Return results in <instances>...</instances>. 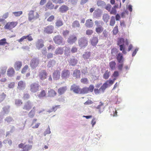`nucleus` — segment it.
<instances>
[{
	"label": "nucleus",
	"instance_id": "42",
	"mask_svg": "<svg viewBox=\"0 0 151 151\" xmlns=\"http://www.w3.org/2000/svg\"><path fill=\"white\" fill-rule=\"evenodd\" d=\"M6 44H7L8 45L9 44V43L6 42V39L3 38L0 40V46L4 45Z\"/></svg>",
	"mask_w": 151,
	"mask_h": 151
},
{
	"label": "nucleus",
	"instance_id": "12",
	"mask_svg": "<svg viewBox=\"0 0 151 151\" xmlns=\"http://www.w3.org/2000/svg\"><path fill=\"white\" fill-rule=\"evenodd\" d=\"M31 34H29L27 36H23L20 39L17 40V41L20 43L24 41V40L26 39H27L29 41H32L33 40V39L31 36Z\"/></svg>",
	"mask_w": 151,
	"mask_h": 151
},
{
	"label": "nucleus",
	"instance_id": "55",
	"mask_svg": "<svg viewBox=\"0 0 151 151\" xmlns=\"http://www.w3.org/2000/svg\"><path fill=\"white\" fill-rule=\"evenodd\" d=\"M15 103L16 105L19 106L21 105L22 104V102L21 100L18 99L16 100Z\"/></svg>",
	"mask_w": 151,
	"mask_h": 151
},
{
	"label": "nucleus",
	"instance_id": "7",
	"mask_svg": "<svg viewBox=\"0 0 151 151\" xmlns=\"http://www.w3.org/2000/svg\"><path fill=\"white\" fill-rule=\"evenodd\" d=\"M54 29V27L52 25H49L45 27L43 30L44 34H50L52 33Z\"/></svg>",
	"mask_w": 151,
	"mask_h": 151
},
{
	"label": "nucleus",
	"instance_id": "13",
	"mask_svg": "<svg viewBox=\"0 0 151 151\" xmlns=\"http://www.w3.org/2000/svg\"><path fill=\"white\" fill-rule=\"evenodd\" d=\"M39 60L37 58H33L31 60L30 63V66L32 68H36L38 65Z\"/></svg>",
	"mask_w": 151,
	"mask_h": 151
},
{
	"label": "nucleus",
	"instance_id": "41",
	"mask_svg": "<svg viewBox=\"0 0 151 151\" xmlns=\"http://www.w3.org/2000/svg\"><path fill=\"white\" fill-rule=\"evenodd\" d=\"M77 60L75 59H71L70 60L69 63L70 65L75 66L77 64Z\"/></svg>",
	"mask_w": 151,
	"mask_h": 151
},
{
	"label": "nucleus",
	"instance_id": "32",
	"mask_svg": "<svg viewBox=\"0 0 151 151\" xmlns=\"http://www.w3.org/2000/svg\"><path fill=\"white\" fill-rule=\"evenodd\" d=\"M116 64L115 62L114 61H111L109 63V67L112 70L115 69Z\"/></svg>",
	"mask_w": 151,
	"mask_h": 151
},
{
	"label": "nucleus",
	"instance_id": "58",
	"mask_svg": "<svg viewBox=\"0 0 151 151\" xmlns=\"http://www.w3.org/2000/svg\"><path fill=\"white\" fill-rule=\"evenodd\" d=\"M81 83L84 84H87L88 83V81L87 78H82L81 79Z\"/></svg>",
	"mask_w": 151,
	"mask_h": 151
},
{
	"label": "nucleus",
	"instance_id": "11",
	"mask_svg": "<svg viewBox=\"0 0 151 151\" xmlns=\"http://www.w3.org/2000/svg\"><path fill=\"white\" fill-rule=\"evenodd\" d=\"M47 74L45 70H42L39 73L38 76L41 80H44L46 78Z\"/></svg>",
	"mask_w": 151,
	"mask_h": 151
},
{
	"label": "nucleus",
	"instance_id": "24",
	"mask_svg": "<svg viewBox=\"0 0 151 151\" xmlns=\"http://www.w3.org/2000/svg\"><path fill=\"white\" fill-rule=\"evenodd\" d=\"M22 65V62L19 61H16L14 65V68L17 70H19L21 68Z\"/></svg>",
	"mask_w": 151,
	"mask_h": 151
},
{
	"label": "nucleus",
	"instance_id": "18",
	"mask_svg": "<svg viewBox=\"0 0 151 151\" xmlns=\"http://www.w3.org/2000/svg\"><path fill=\"white\" fill-rule=\"evenodd\" d=\"M68 87L67 86L60 87L58 90V92L60 95H62L64 94L67 90Z\"/></svg>",
	"mask_w": 151,
	"mask_h": 151
},
{
	"label": "nucleus",
	"instance_id": "56",
	"mask_svg": "<svg viewBox=\"0 0 151 151\" xmlns=\"http://www.w3.org/2000/svg\"><path fill=\"white\" fill-rule=\"evenodd\" d=\"M97 4L99 6H102L105 4V2L101 1H99L97 2Z\"/></svg>",
	"mask_w": 151,
	"mask_h": 151
},
{
	"label": "nucleus",
	"instance_id": "21",
	"mask_svg": "<svg viewBox=\"0 0 151 151\" xmlns=\"http://www.w3.org/2000/svg\"><path fill=\"white\" fill-rule=\"evenodd\" d=\"M46 93V91L42 89L41 90L39 94L37 95V96L40 99L46 97L47 96Z\"/></svg>",
	"mask_w": 151,
	"mask_h": 151
},
{
	"label": "nucleus",
	"instance_id": "4",
	"mask_svg": "<svg viewBox=\"0 0 151 151\" xmlns=\"http://www.w3.org/2000/svg\"><path fill=\"white\" fill-rule=\"evenodd\" d=\"M53 40L55 43L58 45L63 44V38L60 35H57L55 36L53 38Z\"/></svg>",
	"mask_w": 151,
	"mask_h": 151
},
{
	"label": "nucleus",
	"instance_id": "15",
	"mask_svg": "<svg viewBox=\"0 0 151 151\" xmlns=\"http://www.w3.org/2000/svg\"><path fill=\"white\" fill-rule=\"evenodd\" d=\"M32 105L31 101H28L25 104L23 109L27 111H29L32 108Z\"/></svg>",
	"mask_w": 151,
	"mask_h": 151
},
{
	"label": "nucleus",
	"instance_id": "29",
	"mask_svg": "<svg viewBox=\"0 0 151 151\" xmlns=\"http://www.w3.org/2000/svg\"><path fill=\"white\" fill-rule=\"evenodd\" d=\"M18 87L21 90H23L25 88V84L23 81H21L18 83Z\"/></svg>",
	"mask_w": 151,
	"mask_h": 151
},
{
	"label": "nucleus",
	"instance_id": "2",
	"mask_svg": "<svg viewBox=\"0 0 151 151\" xmlns=\"http://www.w3.org/2000/svg\"><path fill=\"white\" fill-rule=\"evenodd\" d=\"M17 21H12L6 23L4 27L5 29L11 30L15 27L18 24Z\"/></svg>",
	"mask_w": 151,
	"mask_h": 151
},
{
	"label": "nucleus",
	"instance_id": "8",
	"mask_svg": "<svg viewBox=\"0 0 151 151\" xmlns=\"http://www.w3.org/2000/svg\"><path fill=\"white\" fill-rule=\"evenodd\" d=\"M77 40V37L75 35H70L67 40L68 43L72 45L75 43Z\"/></svg>",
	"mask_w": 151,
	"mask_h": 151
},
{
	"label": "nucleus",
	"instance_id": "47",
	"mask_svg": "<svg viewBox=\"0 0 151 151\" xmlns=\"http://www.w3.org/2000/svg\"><path fill=\"white\" fill-rule=\"evenodd\" d=\"M13 14L16 17H19L22 14V12L21 11L14 12Z\"/></svg>",
	"mask_w": 151,
	"mask_h": 151
},
{
	"label": "nucleus",
	"instance_id": "17",
	"mask_svg": "<svg viewBox=\"0 0 151 151\" xmlns=\"http://www.w3.org/2000/svg\"><path fill=\"white\" fill-rule=\"evenodd\" d=\"M70 75V72L67 70H63L61 73V77L63 78H67Z\"/></svg>",
	"mask_w": 151,
	"mask_h": 151
},
{
	"label": "nucleus",
	"instance_id": "61",
	"mask_svg": "<svg viewBox=\"0 0 151 151\" xmlns=\"http://www.w3.org/2000/svg\"><path fill=\"white\" fill-rule=\"evenodd\" d=\"M30 97V96L29 94L27 93L25 94H24L23 98L24 100H27Z\"/></svg>",
	"mask_w": 151,
	"mask_h": 151
},
{
	"label": "nucleus",
	"instance_id": "23",
	"mask_svg": "<svg viewBox=\"0 0 151 151\" xmlns=\"http://www.w3.org/2000/svg\"><path fill=\"white\" fill-rule=\"evenodd\" d=\"M59 9L60 12L64 13L66 12L69 9V7L66 5H63L59 8Z\"/></svg>",
	"mask_w": 151,
	"mask_h": 151
},
{
	"label": "nucleus",
	"instance_id": "64",
	"mask_svg": "<svg viewBox=\"0 0 151 151\" xmlns=\"http://www.w3.org/2000/svg\"><path fill=\"white\" fill-rule=\"evenodd\" d=\"M12 117H6L5 119V120L7 122H9L12 121Z\"/></svg>",
	"mask_w": 151,
	"mask_h": 151
},
{
	"label": "nucleus",
	"instance_id": "19",
	"mask_svg": "<svg viewBox=\"0 0 151 151\" xmlns=\"http://www.w3.org/2000/svg\"><path fill=\"white\" fill-rule=\"evenodd\" d=\"M60 72L59 70H56L53 73L52 77L54 80H58L60 78Z\"/></svg>",
	"mask_w": 151,
	"mask_h": 151
},
{
	"label": "nucleus",
	"instance_id": "40",
	"mask_svg": "<svg viewBox=\"0 0 151 151\" xmlns=\"http://www.w3.org/2000/svg\"><path fill=\"white\" fill-rule=\"evenodd\" d=\"M109 19V15L106 14H104L103 16V19L104 21L106 23L108 22Z\"/></svg>",
	"mask_w": 151,
	"mask_h": 151
},
{
	"label": "nucleus",
	"instance_id": "33",
	"mask_svg": "<svg viewBox=\"0 0 151 151\" xmlns=\"http://www.w3.org/2000/svg\"><path fill=\"white\" fill-rule=\"evenodd\" d=\"M63 23L62 20L58 19L55 23V26L58 27H61L63 25Z\"/></svg>",
	"mask_w": 151,
	"mask_h": 151
},
{
	"label": "nucleus",
	"instance_id": "46",
	"mask_svg": "<svg viewBox=\"0 0 151 151\" xmlns=\"http://www.w3.org/2000/svg\"><path fill=\"white\" fill-rule=\"evenodd\" d=\"M55 19V17L53 15L50 16L47 19V21L48 22H53Z\"/></svg>",
	"mask_w": 151,
	"mask_h": 151
},
{
	"label": "nucleus",
	"instance_id": "43",
	"mask_svg": "<svg viewBox=\"0 0 151 151\" xmlns=\"http://www.w3.org/2000/svg\"><path fill=\"white\" fill-rule=\"evenodd\" d=\"M115 22V17L114 16H112L111 18V19L110 22V25L111 26H113Z\"/></svg>",
	"mask_w": 151,
	"mask_h": 151
},
{
	"label": "nucleus",
	"instance_id": "59",
	"mask_svg": "<svg viewBox=\"0 0 151 151\" xmlns=\"http://www.w3.org/2000/svg\"><path fill=\"white\" fill-rule=\"evenodd\" d=\"M15 86V83L14 82L10 83L8 84V87L10 88H14Z\"/></svg>",
	"mask_w": 151,
	"mask_h": 151
},
{
	"label": "nucleus",
	"instance_id": "60",
	"mask_svg": "<svg viewBox=\"0 0 151 151\" xmlns=\"http://www.w3.org/2000/svg\"><path fill=\"white\" fill-rule=\"evenodd\" d=\"M6 95L4 93H3L1 95V97L0 99V102L2 101L5 98Z\"/></svg>",
	"mask_w": 151,
	"mask_h": 151
},
{
	"label": "nucleus",
	"instance_id": "26",
	"mask_svg": "<svg viewBox=\"0 0 151 151\" xmlns=\"http://www.w3.org/2000/svg\"><path fill=\"white\" fill-rule=\"evenodd\" d=\"M37 121V119H34L33 120L31 124V126H32V128L33 129L38 128L40 124L39 123H35Z\"/></svg>",
	"mask_w": 151,
	"mask_h": 151
},
{
	"label": "nucleus",
	"instance_id": "1",
	"mask_svg": "<svg viewBox=\"0 0 151 151\" xmlns=\"http://www.w3.org/2000/svg\"><path fill=\"white\" fill-rule=\"evenodd\" d=\"M78 44L81 48L86 47L88 45V41L86 38L84 37L81 38L78 40Z\"/></svg>",
	"mask_w": 151,
	"mask_h": 151
},
{
	"label": "nucleus",
	"instance_id": "10",
	"mask_svg": "<svg viewBox=\"0 0 151 151\" xmlns=\"http://www.w3.org/2000/svg\"><path fill=\"white\" fill-rule=\"evenodd\" d=\"M70 90L73 91L75 93L80 94L81 89L79 88V86H77L75 84H73L71 86Z\"/></svg>",
	"mask_w": 151,
	"mask_h": 151
},
{
	"label": "nucleus",
	"instance_id": "30",
	"mask_svg": "<svg viewBox=\"0 0 151 151\" xmlns=\"http://www.w3.org/2000/svg\"><path fill=\"white\" fill-rule=\"evenodd\" d=\"M63 47H59L55 50V53L56 55H62L63 53Z\"/></svg>",
	"mask_w": 151,
	"mask_h": 151
},
{
	"label": "nucleus",
	"instance_id": "49",
	"mask_svg": "<svg viewBox=\"0 0 151 151\" xmlns=\"http://www.w3.org/2000/svg\"><path fill=\"white\" fill-rule=\"evenodd\" d=\"M89 91L88 88H84L81 89V93H88Z\"/></svg>",
	"mask_w": 151,
	"mask_h": 151
},
{
	"label": "nucleus",
	"instance_id": "53",
	"mask_svg": "<svg viewBox=\"0 0 151 151\" xmlns=\"http://www.w3.org/2000/svg\"><path fill=\"white\" fill-rule=\"evenodd\" d=\"M60 108L59 105L55 106H53L51 109V111H55L57 109Z\"/></svg>",
	"mask_w": 151,
	"mask_h": 151
},
{
	"label": "nucleus",
	"instance_id": "34",
	"mask_svg": "<svg viewBox=\"0 0 151 151\" xmlns=\"http://www.w3.org/2000/svg\"><path fill=\"white\" fill-rule=\"evenodd\" d=\"M46 7L48 9H52L54 8V6L51 2L49 1L46 4Z\"/></svg>",
	"mask_w": 151,
	"mask_h": 151
},
{
	"label": "nucleus",
	"instance_id": "38",
	"mask_svg": "<svg viewBox=\"0 0 151 151\" xmlns=\"http://www.w3.org/2000/svg\"><path fill=\"white\" fill-rule=\"evenodd\" d=\"M102 12L99 9H97L95 10V15L96 17L98 18L100 17L101 15Z\"/></svg>",
	"mask_w": 151,
	"mask_h": 151
},
{
	"label": "nucleus",
	"instance_id": "35",
	"mask_svg": "<svg viewBox=\"0 0 151 151\" xmlns=\"http://www.w3.org/2000/svg\"><path fill=\"white\" fill-rule=\"evenodd\" d=\"M72 27L73 28H76L79 27L80 24L78 21L75 20L74 21L72 24Z\"/></svg>",
	"mask_w": 151,
	"mask_h": 151
},
{
	"label": "nucleus",
	"instance_id": "36",
	"mask_svg": "<svg viewBox=\"0 0 151 151\" xmlns=\"http://www.w3.org/2000/svg\"><path fill=\"white\" fill-rule=\"evenodd\" d=\"M103 29H104L102 27L101 25H99L96 28V31L98 34H99L103 32Z\"/></svg>",
	"mask_w": 151,
	"mask_h": 151
},
{
	"label": "nucleus",
	"instance_id": "20",
	"mask_svg": "<svg viewBox=\"0 0 151 151\" xmlns=\"http://www.w3.org/2000/svg\"><path fill=\"white\" fill-rule=\"evenodd\" d=\"M104 109V104L100 102L99 104L96 107V110L99 112V113L103 111Z\"/></svg>",
	"mask_w": 151,
	"mask_h": 151
},
{
	"label": "nucleus",
	"instance_id": "50",
	"mask_svg": "<svg viewBox=\"0 0 151 151\" xmlns=\"http://www.w3.org/2000/svg\"><path fill=\"white\" fill-rule=\"evenodd\" d=\"M28 65H25L24 67L22 68L21 72L22 73H25L26 71H27V70L28 69Z\"/></svg>",
	"mask_w": 151,
	"mask_h": 151
},
{
	"label": "nucleus",
	"instance_id": "39",
	"mask_svg": "<svg viewBox=\"0 0 151 151\" xmlns=\"http://www.w3.org/2000/svg\"><path fill=\"white\" fill-rule=\"evenodd\" d=\"M35 109L34 107L30 111L29 113L28 116L29 117L32 118H33L35 115Z\"/></svg>",
	"mask_w": 151,
	"mask_h": 151
},
{
	"label": "nucleus",
	"instance_id": "5",
	"mask_svg": "<svg viewBox=\"0 0 151 151\" xmlns=\"http://www.w3.org/2000/svg\"><path fill=\"white\" fill-rule=\"evenodd\" d=\"M18 147L22 149V151H29L32 149V145H24L23 143H21L18 145Z\"/></svg>",
	"mask_w": 151,
	"mask_h": 151
},
{
	"label": "nucleus",
	"instance_id": "52",
	"mask_svg": "<svg viewBox=\"0 0 151 151\" xmlns=\"http://www.w3.org/2000/svg\"><path fill=\"white\" fill-rule=\"evenodd\" d=\"M119 64H118L117 68L118 70L120 71H122L123 66L124 64L123 62Z\"/></svg>",
	"mask_w": 151,
	"mask_h": 151
},
{
	"label": "nucleus",
	"instance_id": "28",
	"mask_svg": "<svg viewBox=\"0 0 151 151\" xmlns=\"http://www.w3.org/2000/svg\"><path fill=\"white\" fill-rule=\"evenodd\" d=\"M116 59L119 63L123 62L124 61V59L123 55L120 53L118 54L116 56Z\"/></svg>",
	"mask_w": 151,
	"mask_h": 151
},
{
	"label": "nucleus",
	"instance_id": "54",
	"mask_svg": "<svg viewBox=\"0 0 151 151\" xmlns=\"http://www.w3.org/2000/svg\"><path fill=\"white\" fill-rule=\"evenodd\" d=\"M101 87L99 88V89H95V93L96 94H98L101 93V92H104V91L103 90L101 89Z\"/></svg>",
	"mask_w": 151,
	"mask_h": 151
},
{
	"label": "nucleus",
	"instance_id": "27",
	"mask_svg": "<svg viewBox=\"0 0 151 151\" xmlns=\"http://www.w3.org/2000/svg\"><path fill=\"white\" fill-rule=\"evenodd\" d=\"M81 72L80 70L76 69L75 70L73 73V77L76 78H80Z\"/></svg>",
	"mask_w": 151,
	"mask_h": 151
},
{
	"label": "nucleus",
	"instance_id": "31",
	"mask_svg": "<svg viewBox=\"0 0 151 151\" xmlns=\"http://www.w3.org/2000/svg\"><path fill=\"white\" fill-rule=\"evenodd\" d=\"M93 23L91 20L88 19L86 21L85 25L88 27H91L93 26Z\"/></svg>",
	"mask_w": 151,
	"mask_h": 151
},
{
	"label": "nucleus",
	"instance_id": "25",
	"mask_svg": "<svg viewBox=\"0 0 151 151\" xmlns=\"http://www.w3.org/2000/svg\"><path fill=\"white\" fill-rule=\"evenodd\" d=\"M15 73L14 69L13 68H10L7 70V74L8 76L12 77L13 76Z\"/></svg>",
	"mask_w": 151,
	"mask_h": 151
},
{
	"label": "nucleus",
	"instance_id": "57",
	"mask_svg": "<svg viewBox=\"0 0 151 151\" xmlns=\"http://www.w3.org/2000/svg\"><path fill=\"white\" fill-rule=\"evenodd\" d=\"M69 31L68 30H64L63 32V35L64 37H66L69 34Z\"/></svg>",
	"mask_w": 151,
	"mask_h": 151
},
{
	"label": "nucleus",
	"instance_id": "44",
	"mask_svg": "<svg viewBox=\"0 0 151 151\" xmlns=\"http://www.w3.org/2000/svg\"><path fill=\"white\" fill-rule=\"evenodd\" d=\"M110 72L108 70L106 71L103 75V78L105 79H107L108 78L109 76Z\"/></svg>",
	"mask_w": 151,
	"mask_h": 151
},
{
	"label": "nucleus",
	"instance_id": "14",
	"mask_svg": "<svg viewBox=\"0 0 151 151\" xmlns=\"http://www.w3.org/2000/svg\"><path fill=\"white\" fill-rule=\"evenodd\" d=\"M124 40L122 38H119L117 41V44L119 46L120 50L122 51L124 48Z\"/></svg>",
	"mask_w": 151,
	"mask_h": 151
},
{
	"label": "nucleus",
	"instance_id": "22",
	"mask_svg": "<svg viewBox=\"0 0 151 151\" xmlns=\"http://www.w3.org/2000/svg\"><path fill=\"white\" fill-rule=\"evenodd\" d=\"M57 93L53 89H50L48 91V96L50 97H53L56 96Z\"/></svg>",
	"mask_w": 151,
	"mask_h": 151
},
{
	"label": "nucleus",
	"instance_id": "63",
	"mask_svg": "<svg viewBox=\"0 0 151 151\" xmlns=\"http://www.w3.org/2000/svg\"><path fill=\"white\" fill-rule=\"evenodd\" d=\"M51 132L50 131V129L49 127L47 128L46 130L44 132V134L45 135H46L47 134H50V133Z\"/></svg>",
	"mask_w": 151,
	"mask_h": 151
},
{
	"label": "nucleus",
	"instance_id": "62",
	"mask_svg": "<svg viewBox=\"0 0 151 151\" xmlns=\"http://www.w3.org/2000/svg\"><path fill=\"white\" fill-rule=\"evenodd\" d=\"M9 14L8 12H6L4 13L2 16V18L3 19H5L7 18L9 16Z\"/></svg>",
	"mask_w": 151,
	"mask_h": 151
},
{
	"label": "nucleus",
	"instance_id": "9",
	"mask_svg": "<svg viewBox=\"0 0 151 151\" xmlns=\"http://www.w3.org/2000/svg\"><path fill=\"white\" fill-rule=\"evenodd\" d=\"M113 84V82L111 80H107L101 86V89L103 90L104 91L108 86H111Z\"/></svg>",
	"mask_w": 151,
	"mask_h": 151
},
{
	"label": "nucleus",
	"instance_id": "37",
	"mask_svg": "<svg viewBox=\"0 0 151 151\" xmlns=\"http://www.w3.org/2000/svg\"><path fill=\"white\" fill-rule=\"evenodd\" d=\"M91 53L90 52H86L82 55L83 58L84 59H88L91 56Z\"/></svg>",
	"mask_w": 151,
	"mask_h": 151
},
{
	"label": "nucleus",
	"instance_id": "16",
	"mask_svg": "<svg viewBox=\"0 0 151 151\" xmlns=\"http://www.w3.org/2000/svg\"><path fill=\"white\" fill-rule=\"evenodd\" d=\"M44 41L42 39L38 40L36 44L37 48L40 50L44 46Z\"/></svg>",
	"mask_w": 151,
	"mask_h": 151
},
{
	"label": "nucleus",
	"instance_id": "51",
	"mask_svg": "<svg viewBox=\"0 0 151 151\" xmlns=\"http://www.w3.org/2000/svg\"><path fill=\"white\" fill-rule=\"evenodd\" d=\"M71 51L72 53L76 52L78 51V48L75 46H74L72 47Z\"/></svg>",
	"mask_w": 151,
	"mask_h": 151
},
{
	"label": "nucleus",
	"instance_id": "48",
	"mask_svg": "<svg viewBox=\"0 0 151 151\" xmlns=\"http://www.w3.org/2000/svg\"><path fill=\"white\" fill-rule=\"evenodd\" d=\"M116 6H114L112 8V9L110 12V14H112L115 15L116 13V10L115 9Z\"/></svg>",
	"mask_w": 151,
	"mask_h": 151
},
{
	"label": "nucleus",
	"instance_id": "3",
	"mask_svg": "<svg viewBox=\"0 0 151 151\" xmlns=\"http://www.w3.org/2000/svg\"><path fill=\"white\" fill-rule=\"evenodd\" d=\"M40 85L38 83H34L30 86V90L32 93H35L39 91Z\"/></svg>",
	"mask_w": 151,
	"mask_h": 151
},
{
	"label": "nucleus",
	"instance_id": "6",
	"mask_svg": "<svg viewBox=\"0 0 151 151\" xmlns=\"http://www.w3.org/2000/svg\"><path fill=\"white\" fill-rule=\"evenodd\" d=\"M34 11L33 10L30 11L28 14V19L30 21L33 19H36L39 17V15L37 12L36 13L35 16L34 15Z\"/></svg>",
	"mask_w": 151,
	"mask_h": 151
},
{
	"label": "nucleus",
	"instance_id": "45",
	"mask_svg": "<svg viewBox=\"0 0 151 151\" xmlns=\"http://www.w3.org/2000/svg\"><path fill=\"white\" fill-rule=\"evenodd\" d=\"M119 30L118 29V26H116L113 30L112 32L114 35H116L118 32Z\"/></svg>",
	"mask_w": 151,
	"mask_h": 151
}]
</instances>
